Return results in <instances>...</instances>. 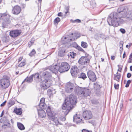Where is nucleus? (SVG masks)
Listing matches in <instances>:
<instances>
[{"instance_id":"obj_45","label":"nucleus","mask_w":132,"mask_h":132,"mask_svg":"<svg viewBox=\"0 0 132 132\" xmlns=\"http://www.w3.org/2000/svg\"><path fill=\"white\" fill-rule=\"evenodd\" d=\"M74 35L76 36V39H77L78 38L80 37L79 34L78 33L74 34Z\"/></svg>"},{"instance_id":"obj_60","label":"nucleus","mask_w":132,"mask_h":132,"mask_svg":"<svg viewBox=\"0 0 132 132\" xmlns=\"http://www.w3.org/2000/svg\"><path fill=\"white\" fill-rule=\"evenodd\" d=\"M125 55H126L125 52H124V53L123 54V56H122V57L123 59L125 58Z\"/></svg>"},{"instance_id":"obj_14","label":"nucleus","mask_w":132,"mask_h":132,"mask_svg":"<svg viewBox=\"0 0 132 132\" xmlns=\"http://www.w3.org/2000/svg\"><path fill=\"white\" fill-rule=\"evenodd\" d=\"M87 76L90 80L94 82L96 80V77L94 73L92 71L89 70L87 72Z\"/></svg>"},{"instance_id":"obj_52","label":"nucleus","mask_w":132,"mask_h":132,"mask_svg":"<svg viewBox=\"0 0 132 132\" xmlns=\"http://www.w3.org/2000/svg\"><path fill=\"white\" fill-rule=\"evenodd\" d=\"M6 101H5L3 102L1 104V106H4L5 105V104L6 103Z\"/></svg>"},{"instance_id":"obj_49","label":"nucleus","mask_w":132,"mask_h":132,"mask_svg":"<svg viewBox=\"0 0 132 132\" xmlns=\"http://www.w3.org/2000/svg\"><path fill=\"white\" fill-rule=\"evenodd\" d=\"M33 44L30 41L28 43V46L29 47H30Z\"/></svg>"},{"instance_id":"obj_43","label":"nucleus","mask_w":132,"mask_h":132,"mask_svg":"<svg viewBox=\"0 0 132 132\" xmlns=\"http://www.w3.org/2000/svg\"><path fill=\"white\" fill-rule=\"evenodd\" d=\"M82 132H92L91 130H89L86 129H83L82 130Z\"/></svg>"},{"instance_id":"obj_41","label":"nucleus","mask_w":132,"mask_h":132,"mask_svg":"<svg viewBox=\"0 0 132 132\" xmlns=\"http://www.w3.org/2000/svg\"><path fill=\"white\" fill-rule=\"evenodd\" d=\"M131 81L130 80H128L127 81V83L125 85V87H129V84L131 83Z\"/></svg>"},{"instance_id":"obj_42","label":"nucleus","mask_w":132,"mask_h":132,"mask_svg":"<svg viewBox=\"0 0 132 132\" xmlns=\"http://www.w3.org/2000/svg\"><path fill=\"white\" fill-rule=\"evenodd\" d=\"M119 84H116L115 83L114 85V87L115 89H117L119 88Z\"/></svg>"},{"instance_id":"obj_17","label":"nucleus","mask_w":132,"mask_h":132,"mask_svg":"<svg viewBox=\"0 0 132 132\" xmlns=\"http://www.w3.org/2000/svg\"><path fill=\"white\" fill-rule=\"evenodd\" d=\"M78 71V69L77 67L76 66H74L71 68L70 72L72 76H75L77 74Z\"/></svg>"},{"instance_id":"obj_59","label":"nucleus","mask_w":132,"mask_h":132,"mask_svg":"<svg viewBox=\"0 0 132 132\" xmlns=\"http://www.w3.org/2000/svg\"><path fill=\"white\" fill-rule=\"evenodd\" d=\"M111 59L113 60H114L115 59V57L114 56H111Z\"/></svg>"},{"instance_id":"obj_19","label":"nucleus","mask_w":132,"mask_h":132,"mask_svg":"<svg viewBox=\"0 0 132 132\" xmlns=\"http://www.w3.org/2000/svg\"><path fill=\"white\" fill-rule=\"evenodd\" d=\"M21 9L20 7L18 5L14 6L13 8L12 12L13 14H18L20 12Z\"/></svg>"},{"instance_id":"obj_23","label":"nucleus","mask_w":132,"mask_h":132,"mask_svg":"<svg viewBox=\"0 0 132 132\" xmlns=\"http://www.w3.org/2000/svg\"><path fill=\"white\" fill-rule=\"evenodd\" d=\"M7 32L6 31L5 34H4L1 37V39L4 42H8V35L7 34Z\"/></svg>"},{"instance_id":"obj_27","label":"nucleus","mask_w":132,"mask_h":132,"mask_svg":"<svg viewBox=\"0 0 132 132\" xmlns=\"http://www.w3.org/2000/svg\"><path fill=\"white\" fill-rule=\"evenodd\" d=\"M33 77H34V79L35 80L38 81H40L41 80L40 78L39 77V74L37 73L34 75H33Z\"/></svg>"},{"instance_id":"obj_13","label":"nucleus","mask_w":132,"mask_h":132,"mask_svg":"<svg viewBox=\"0 0 132 132\" xmlns=\"http://www.w3.org/2000/svg\"><path fill=\"white\" fill-rule=\"evenodd\" d=\"M75 87L74 85L70 82H69L66 84L65 90V91L68 93H71Z\"/></svg>"},{"instance_id":"obj_16","label":"nucleus","mask_w":132,"mask_h":132,"mask_svg":"<svg viewBox=\"0 0 132 132\" xmlns=\"http://www.w3.org/2000/svg\"><path fill=\"white\" fill-rule=\"evenodd\" d=\"M3 120L4 122L3 125L2 126V128L3 129H5L8 128V120L7 119L6 117H4L2 118L1 120Z\"/></svg>"},{"instance_id":"obj_30","label":"nucleus","mask_w":132,"mask_h":132,"mask_svg":"<svg viewBox=\"0 0 132 132\" xmlns=\"http://www.w3.org/2000/svg\"><path fill=\"white\" fill-rule=\"evenodd\" d=\"M17 126L18 128L21 130H24L25 129L24 125L20 123H18Z\"/></svg>"},{"instance_id":"obj_21","label":"nucleus","mask_w":132,"mask_h":132,"mask_svg":"<svg viewBox=\"0 0 132 132\" xmlns=\"http://www.w3.org/2000/svg\"><path fill=\"white\" fill-rule=\"evenodd\" d=\"M71 46L72 47L77 48L80 51L84 53L85 52V51L81 47L79 46L75 42L71 44Z\"/></svg>"},{"instance_id":"obj_12","label":"nucleus","mask_w":132,"mask_h":132,"mask_svg":"<svg viewBox=\"0 0 132 132\" xmlns=\"http://www.w3.org/2000/svg\"><path fill=\"white\" fill-rule=\"evenodd\" d=\"M45 103H39V106L40 109L39 110L37 109L38 113L39 115H40L41 117L43 118L46 115V113L45 112L42 110L44 108Z\"/></svg>"},{"instance_id":"obj_32","label":"nucleus","mask_w":132,"mask_h":132,"mask_svg":"<svg viewBox=\"0 0 132 132\" xmlns=\"http://www.w3.org/2000/svg\"><path fill=\"white\" fill-rule=\"evenodd\" d=\"M76 53L73 52H71L69 53L68 54V56L69 57H70V58H74L75 56L76 55Z\"/></svg>"},{"instance_id":"obj_57","label":"nucleus","mask_w":132,"mask_h":132,"mask_svg":"<svg viewBox=\"0 0 132 132\" xmlns=\"http://www.w3.org/2000/svg\"><path fill=\"white\" fill-rule=\"evenodd\" d=\"M129 59L130 60H132V53L130 54L129 56Z\"/></svg>"},{"instance_id":"obj_18","label":"nucleus","mask_w":132,"mask_h":132,"mask_svg":"<svg viewBox=\"0 0 132 132\" xmlns=\"http://www.w3.org/2000/svg\"><path fill=\"white\" fill-rule=\"evenodd\" d=\"M21 33V31L20 30H16L11 31L10 33V35L11 36L15 37L19 35Z\"/></svg>"},{"instance_id":"obj_22","label":"nucleus","mask_w":132,"mask_h":132,"mask_svg":"<svg viewBox=\"0 0 132 132\" xmlns=\"http://www.w3.org/2000/svg\"><path fill=\"white\" fill-rule=\"evenodd\" d=\"M73 121L75 122H76L77 123L80 122L84 123V122L82 121V119L80 118L79 117H78L77 114L74 116Z\"/></svg>"},{"instance_id":"obj_56","label":"nucleus","mask_w":132,"mask_h":132,"mask_svg":"<svg viewBox=\"0 0 132 132\" xmlns=\"http://www.w3.org/2000/svg\"><path fill=\"white\" fill-rule=\"evenodd\" d=\"M62 13L60 12V13H59L57 15L58 16H62Z\"/></svg>"},{"instance_id":"obj_3","label":"nucleus","mask_w":132,"mask_h":132,"mask_svg":"<svg viewBox=\"0 0 132 132\" xmlns=\"http://www.w3.org/2000/svg\"><path fill=\"white\" fill-rule=\"evenodd\" d=\"M74 92L75 94L79 97L86 98L90 95L91 90L88 87H81L77 86L75 88Z\"/></svg>"},{"instance_id":"obj_63","label":"nucleus","mask_w":132,"mask_h":132,"mask_svg":"<svg viewBox=\"0 0 132 132\" xmlns=\"http://www.w3.org/2000/svg\"><path fill=\"white\" fill-rule=\"evenodd\" d=\"M3 112H4V111H3L2 112V113H1V115L0 116L1 117H2L3 116Z\"/></svg>"},{"instance_id":"obj_26","label":"nucleus","mask_w":132,"mask_h":132,"mask_svg":"<svg viewBox=\"0 0 132 132\" xmlns=\"http://www.w3.org/2000/svg\"><path fill=\"white\" fill-rule=\"evenodd\" d=\"M8 25V19L5 18V20H4L2 23V27L3 28L6 27Z\"/></svg>"},{"instance_id":"obj_5","label":"nucleus","mask_w":132,"mask_h":132,"mask_svg":"<svg viewBox=\"0 0 132 132\" xmlns=\"http://www.w3.org/2000/svg\"><path fill=\"white\" fill-rule=\"evenodd\" d=\"M52 82L51 79H45L41 83L40 87L42 89H46L51 86Z\"/></svg>"},{"instance_id":"obj_28","label":"nucleus","mask_w":132,"mask_h":132,"mask_svg":"<svg viewBox=\"0 0 132 132\" xmlns=\"http://www.w3.org/2000/svg\"><path fill=\"white\" fill-rule=\"evenodd\" d=\"M8 14L7 13H0V20H5V18L7 16Z\"/></svg>"},{"instance_id":"obj_25","label":"nucleus","mask_w":132,"mask_h":132,"mask_svg":"<svg viewBox=\"0 0 132 132\" xmlns=\"http://www.w3.org/2000/svg\"><path fill=\"white\" fill-rule=\"evenodd\" d=\"M33 75H31L29 77H27L22 82V83L24 82L25 81L28 83H30L33 80Z\"/></svg>"},{"instance_id":"obj_29","label":"nucleus","mask_w":132,"mask_h":132,"mask_svg":"<svg viewBox=\"0 0 132 132\" xmlns=\"http://www.w3.org/2000/svg\"><path fill=\"white\" fill-rule=\"evenodd\" d=\"M78 76L79 78H81L84 80L87 78L86 74L85 73L82 72L80 73V74L78 75Z\"/></svg>"},{"instance_id":"obj_34","label":"nucleus","mask_w":132,"mask_h":132,"mask_svg":"<svg viewBox=\"0 0 132 132\" xmlns=\"http://www.w3.org/2000/svg\"><path fill=\"white\" fill-rule=\"evenodd\" d=\"M60 21V19L59 17H57L54 20V24L55 25H57Z\"/></svg>"},{"instance_id":"obj_46","label":"nucleus","mask_w":132,"mask_h":132,"mask_svg":"<svg viewBox=\"0 0 132 132\" xmlns=\"http://www.w3.org/2000/svg\"><path fill=\"white\" fill-rule=\"evenodd\" d=\"M131 45L132 44L131 43H129L128 45H126V48H130Z\"/></svg>"},{"instance_id":"obj_9","label":"nucleus","mask_w":132,"mask_h":132,"mask_svg":"<svg viewBox=\"0 0 132 132\" xmlns=\"http://www.w3.org/2000/svg\"><path fill=\"white\" fill-rule=\"evenodd\" d=\"M68 45L67 43L62 45V46L60 48L58 52L59 56L61 57L65 55V53L68 52L66 50V48H68Z\"/></svg>"},{"instance_id":"obj_61","label":"nucleus","mask_w":132,"mask_h":132,"mask_svg":"<svg viewBox=\"0 0 132 132\" xmlns=\"http://www.w3.org/2000/svg\"><path fill=\"white\" fill-rule=\"evenodd\" d=\"M34 38H32L31 39V40L30 42H31L32 43V44H34Z\"/></svg>"},{"instance_id":"obj_38","label":"nucleus","mask_w":132,"mask_h":132,"mask_svg":"<svg viewBox=\"0 0 132 132\" xmlns=\"http://www.w3.org/2000/svg\"><path fill=\"white\" fill-rule=\"evenodd\" d=\"M26 62L25 61L22 62L18 65V67H21L24 66L26 64Z\"/></svg>"},{"instance_id":"obj_54","label":"nucleus","mask_w":132,"mask_h":132,"mask_svg":"<svg viewBox=\"0 0 132 132\" xmlns=\"http://www.w3.org/2000/svg\"><path fill=\"white\" fill-rule=\"evenodd\" d=\"M42 0H37L36 1V2L38 4L39 3H40L41 4Z\"/></svg>"},{"instance_id":"obj_4","label":"nucleus","mask_w":132,"mask_h":132,"mask_svg":"<svg viewBox=\"0 0 132 132\" xmlns=\"http://www.w3.org/2000/svg\"><path fill=\"white\" fill-rule=\"evenodd\" d=\"M47 114L48 116L49 120L53 121L55 124L56 126L59 125H61V123L59 122L58 118L55 117V113L51 111L50 106H48L46 110Z\"/></svg>"},{"instance_id":"obj_24","label":"nucleus","mask_w":132,"mask_h":132,"mask_svg":"<svg viewBox=\"0 0 132 132\" xmlns=\"http://www.w3.org/2000/svg\"><path fill=\"white\" fill-rule=\"evenodd\" d=\"M114 79L116 80L118 82L119 81L120 79L121 78V75L120 73H118V72L117 73V75H114Z\"/></svg>"},{"instance_id":"obj_55","label":"nucleus","mask_w":132,"mask_h":132,"mask_svg":"<svg viewBox=\"0 0 132 132\" xmlns=\"http://www.w3.org/2000/svg\"><path fill=\"white\" fill-rule=\"evenodd\" d=\"M55 93V89L52 88V94H54Z\"/></svg>"},{"instance_id":"obj_64","label":"nucleus","mask_w":132,"mask_h":132,"mask_svg":"<svg viewBox=\"0 0 132 132\" xmlns=\"http://www.w3.org/2000/svg\"><path fill=\"white\" fill-rule=\"evenodd\" d=\"M130 70L131 71H132V66H131L130 67Z\"/></svg>"},{"instance_id":"obj_37","label":"nucleus","mask_w":132,"mask_h":132,"mask_svg":"<svg viewBox=\"0 0 132 132\" xmlns=\"http://www.w3.org/2000/svg\"><path fill=\"white\" fill-rule=\"evenodd\" d=\"M70 21L73 23H74L75 22L80 23L81 22V20L79 19H77L75 20L71 19L70 20Z\"/></svg>"},{"instance_id":"obj_62","label":"nucleus","mask_w":132,"mask_h":132,"mask_svg":"<svg viewBox=\"0 0 132 132\" xmlns=\"http://www.w3.org/2000/svg\"><path fill=\"white\" fill-rule=\"evenodd\" d=\"M65 9L66 11H69V8L68 7H65Z\"/></svg>"},{"instance_id":"obj_20","label":"nucleus","mask_w":132,"mask_h":132,"mask_svg":"<svg viewBox=\"0 0 132 132\" xmlns=\"http://www.w3.org/2000/svg\"><path fill=\"white\" fill-rule=\"evenodd\" d=\"M42 77L45 79H51L52 76L51 73L48 71H45L43 73Z\"/></svg>"},{"instance_id":"obj_10","label":"nucleus","mask_w":132,"mask_h":132,"mask_svg":"<svg viewBox=\"0 0 132 132\" xmlns=\"http://www.w3.org/2000/svg\"><path fill=\"white\" fill-rule=\"evenodd\" d=\"M45 69H49L53 73L56 74L59 71V67L57 65H55L47 67L45 68Z\"/></svg>"},{"instance_id":"obj_39","label":"nucleus","mask_w":132,"mask_h":132,"mask_svg":"<svg viewBox=\"0 0 132 132\" xmlns=\"http://www.w3.org/2000/svg\"><path fill=\"white\" fill-rule=\"evenodd\" d=\"M36 53V51L35 50L33 49L32 51L29 54V55L30 56H32L33 55Z\"/></svg>"},{"instance_id":"obj_47","label":"nucleus","mask_w":132,"mask_h":132,"mask_svg":"<svg viewBox=\"0 0 132 132\" xmlns=\"http://www.w3.org/2000/svg\"><path fill=\"white\" fill-rule=\"evenodd\" d=\"M45 103V99L44 98H41L40 101V103Z\"/></svg>"},{"instance_id":"obj_33","label":"nucleus","mask_w":132,"mask_h":132,"mask_svg":"<svg viewBox=\"0 0 132 132\" xmlns=\"http://www.w3.org/2000/svg\"><path fill=\"white\" fill-rule=\"evenodd\" d=\"M126 17L131 20L132 19V11H129L128 10L127 15Z\"/></svg>"},{"instance_id":"obj_31","label":"nucleus","mask_w":132,"mask_h":132,"mask_svg":"<svg viewBox=\"0 0 132 132\" xmlns=\"http://www.w3.org/2000/svg\"><path fill=\"white\" fill-rule=\"evenodd\" d=\"M14 110L15 113L18 115H20L22 113V110L21 108L18 109L16 108V109H14Z\"/></svg>"},{"instance_id":"obj_1","label":"nucleus","mask_w":132,"mask_h":132,"mask_svg":"<svg viewBox=\"0 0 132 132\" xmlns=\"http://www.w3.org/2000/svg\"><path fill=\"white\" fill-rule=\"evenodd\" d=\"M122 18H123V17L120 13L114 12L109 15L107 21L110 25L116 27L118 26L120 23H122L124 22Z\"/></svg>"},{"instance_id":"obj_36","label":"nucleus","mask_w":132,"mask_h":132,"mask_svg":"<svg viewBox=\"0 0 132 132\" xmlns=\"http://www.w3.org/2000/svg\"><path fill=\"white\" fill-rule=\"evenodd\" d=\"M94 87L95 89L97 90L99 89L100 88V85H98L97 83H94Z\"/></svg>"},{"instance_id":"obj_7","label":"nucleus","mask_w":132,"mask_h":132,"mask_svg":"<svg viewBox=\"0 0 132 132\" xmlns=\"http://www.w3.org/2000/svg\"><path fill=\"white\" fill-rule=\"evenodd\" d=\"M91 57L89 55L82 56L79 60L78 62L82 65H87L90 62Z\"/></svg>"},{"instance_id":"obj_40","label":"nucleus","mask_w":132,"mask_h":132,"mask_svg":"<svg viewBox=\"0 0 132 132\" xmlns=\"http://www.w3.org/2000/svg\"><path fill=\"white\" fill-rule=\"evenodd\" d=\"M52 88L48 89L47 91V94L49 95H52Z\"/></svg>"},{"instance_id":"obj_35","label":"nucleus","mask_w":132,"mask_h":132,"mask_svg":"<svg viewBox=\"0 0 132 132\" xmlns=\"http://www.w3.org/2000/svg\"><path fill=\"white\" fill-rule=\"evenodd\" d=\"M81 46L82 47L84 48H86L88 47L87 43L86 42L83 41L81 42Z\"/></svg>"},{"instance_id":"obj_11","label":"nucleus","mask_w":132,"mask_h":132,"mask_svg":"<svg viewBox=\"0 0 132 132\" xmlns=\"http://www.w3.org/2000/svg\"><path fill=\"white\" fill-rule=\"evenodd\" d=\"M128 10L127 8H125L123 7H120L118 9V12L117 13H119L120 14H121L123 17V18L126 17L127 15Z\"/></svg>"},{"instance_id":"obj_2","label":"nucleus","mask_w":132,"mask_h":132,"mask_svg":"<svg viewBox=\"0 0 132 132\" xmlns=\"http://www.w3.org/2000/svg\"><path fill=\"white\" fill-rule=\"evenodd\" d=\"M76 97L72 94L70 95L69 97L65 98L64 103L62 106V109L65 110V111H64L65 116L68 114L70 110L73 107V105L76 104Z\"/></svg>"},{"instance_id":"obj_50","label":"nucleus","mask_w":132,"mask_h":132,"mask_svg":"<svg viewBox=\"0 0 132 132\" xmlns=\"http://www.w3.org/2000/svg\"><path fill=\"white\" fill-rule=\"evenodd\" d=\"M118 67L119 68L118 70V71H119V72H121V70L122 69V68L120 67V65H118Z\"/></svg>"},{"instance_id":"obj_53","label":"nucleus","mask_w":132,"mask_h":132,"mask_svg":"<svg viewBox=\"0 0 132 132\" xmlns=\"http://www.w3.org/2000/svg\"><path fill=\"white\" fill-rule=\"evenodd\" d=\"M89 122L91 123L93 125H94L95 124V121H90Z\"/></svg>"},{"instance_id":"obj_58","label":"nucleus","mask_w":132,"mask_h":132,"mask_svg":"<svg viewBox=\"0 0 132 132\" xmlns=\"http://www.w3.org/2000/svg\"><path fill=\"white\" fill-rule=\"evenodd\" d=\"M22 57H20L18 59V62H20L21 61V60H22Z\"/></svg>"},{"instance_id":"obj_48","label":"nucleus","mask_w":132,"mask_h":132,"mask_svg":"<svg viewBox=\"0 0 132 132\" xmlns=\"http://www.w3.org/2000/svg\"><path fill=\"white\" fill-rule=\"evenodd\" d=\"M14 101L11 102V103H9V107L11 106L12 105H13L14 104Z\"/></svg>"},{"instance_id":"obj_8","label":"nucleus","mask_w":132,"mask_h":132,"mask_svg":"<svg viewBox=\"0 0 132 132\" xmlns=\"http://www.w3.org/2000/svg\"><path fill=\"white\" fill-rule=\"evenodd\" d=\"M59 72L62 73L68 71L70 68V66L66 62H62L59 67Z\"/></svg>"},{"instance_id":"obj_15","label":"nucleus","mask_w":132,"mask_h":132,"mask_svg":"<svg viewBox=\"0 0 132 132\" xmlns=\"http://www.w3.org/2000/svg\"><path fill=\"white\" fill-rule=\"evenodd\" d=\"M83 116L85 120H88L92 118V114L90 111H86L83 112Z\"/></svg>"},{"instance_id":"obj_6","label":"nucleus","mask_w":132,"mask_h":132,"mask_svg":"<svg viewBox=\"0 0 132 132\" xmlns=\"http://www.w3.org/2000/svg\"><path fill=\"white\" fill-rule=\"evenodd\" d=\"M3 89L6 88L8 87V77L4 76L3 78L0 80V87Z\"/></svg>"},{"instance_id":"obj_44","label":"nucleus","mask_w":132,"mask_h":132,"mask_svg":"<svg viewBox=\"0 0 132 132\" xmlns=\"http://www.w3.org/2000/svg\"><path fill=\"white\" fill-rule=\"evenodd\" d=\"M120 32L123 34H124L126 32V31L125 30L121 28L120 29Z\"/></svg>"},{"instance_id":"obj_51","label":"nucleus","mask_w":132,"mask_h":132,"mask_svg":"<svg viewBox=\"0 0 132 132\" xmlns=\"http://www.w3.org/2000/svg\"><path fill=\"white\" fill-rule=\"evenodd\" d=\"M131 76V74L130 73H128L127 74V77L128 78H130Z\"/></svg>"}]
</instances>
